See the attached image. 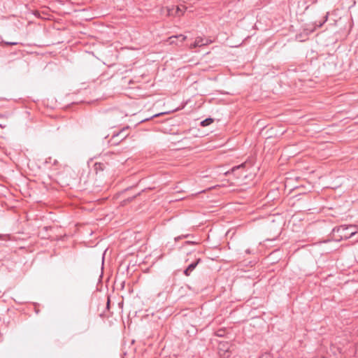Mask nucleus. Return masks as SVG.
<instances>
[{"instance_id": "nucleus-4", "label": "nucleus", "mask_w": 358, "mask_h": 358, "mask_svg": "<svg viewBox=\"0 0 358 358\" xmlns=\"http://www.w3.org/2000/svg\"><path fill=\"white\" fill-rule=\"evenodd\" d=\"M201 46H203V38L201 36H198L196 38L194 42L189 45V49L192 50Z\"/></svg>"}, {"instance_id": "nucleus-1", "label": "nucleus", "mask_w": 358, "mask_h": 358, "mask_svg": "<svg viewBox=\"0 0 358 358\" xmlns=\"http://www.w3.org/2000/svg\"><path fill=\"white\" fill-rule=\"evenodd\" d=\"M129 127H124L121 131H120L118 133L114 134L110 140L109 141V143L112 145H118L121 141H122L124 139H125L129 134L127 132Z\"/></svg>"}, {"instance_id": "nucleus-14", "label": "nucleus", "mask_w": 358, "mask_h": 358, "mask_svg": "<svg viewBox=\"0 0 358 358\" xmlns=\"http://www.w3.org/2000/svg\"><path fill=\"white\" fill-rule=\"evenodd\" d=\"M162 114H164V113H161L155 114V115H153V117H158V116H159V115H162Z\"/></svg>"}, {"instance_id": "nucleus-2", "label": "nucleus", "mask_w": 358, "mask_h": 358, "mask_svg": "<svg viewBox=\"0 0 358 358\" xmlns=\"http://www.w3.org/2000/svg\"><path fill=\"white\" fill-rule=\"evenodd\" d=\"M187 39V36L183 35V34H179V35H176V36H170L167 41L169 42V43L170 45H179V43L178 42V41H179L180 42L182 43L184 42L185 40Z\"/></svg>"}, {"instance_id": "nucleus-8", "label": "nucleus", "mask_w": 358, "mask_h": 358, "mask_svg": "<svg viewBox=\"0 0 358 358\" xmlns=\"http://www.w3.org/2000/svg\"><path fill=\"white\" fill-rule=\"evenodd\" d=\"M213 120L212 118H206V120L201 122V125L203 127H206L213 123Z\"/></svg>"}, {"instance_id": "nucleus-17", "label": "nucleus", "mask_w": 358, "mask_h": 358, "mask_svg": "<svg viewBox=\"0 0 358 358\" xmlns=\"http://www.w3.org/2000/svg\"><path fill=\"white\" fill-rule=\"evenodd\" d=\"M238 168H239V166L234 167V168L232 169V171H234L235 169H238Z\"/></svg>"}, {"instance_id": "nucleus-12", "label": "nucleus", "mask_w": 358, "mask_h": 358, "mask_svg": "<svg viewBox=\"0 0 358 358\" xmlns=\"http://www.w3.org/2000/svg\"><path fill=\"white\" fill-rule=\"evenodd\" d=\"M223 331L222 330H219L217 332V335L218 336H223Z\"/></svg>"}, {"instance_id": "nucleus-11", "label": "nucleus", "mask_w": 358, "mask_h": 358, "mask_svg": "<svg viewBox=\"0 0 358 358\" xmlns=\"http://www.w3.org/2000/svg\"><path fill=\"white\" fill-rule=\"evenodd\" d=\"M357 233V231H352L348 236H345V238H348L354 236Z\"/></svg>"}, {"instance_id": "nucleus-5", "label": "nucleus", "mask_w": 358, "mask_h": 358, "mask_svg": "<svg viewBox=\"0 0 358 358\" xmlns=\"http://www.w3.org/2000/svg\"><path fill=\"white\" fill-rule=\"evenodd\" d=\"M200 259H198L196 262H193L190 264L188 267L184 271V274L187 276H189L191 272L196 268Z\"/></svg>"}, {"instance_id": "nucleus-3", "label": "nucleus", "mask_w": 358, "mask_h": 358, "mask_svg": "<svg viewBox=\"0 0 358 358\" xmlns=\"http://www.w3.org/2000/svg\"><path fill=\"white\" fill-rule=\"evenodd\" d=\"M218 352L220 356H229V344L220 343L218 345Z\"/></svg>"}, {"instance_id": "nucleus-10", "label": "nucleus", "mask_w": 358, "mask_h": 358, "mask_svg": "<svg viewBox=\"0 0 358 358\" xmlns=\"http://www.w3.org/2000/svg\"><path fill=\"white\" fill-rule=\"evenodd\" d=\"M212 43V41L209 38H203V46L209 45Z\"/></svg>"}, {"instance_id": "nucleus-16", "label": "nucleus", "mask_w": 358, "mask_h": 358, "mask_svg": "<svg viewBox=\"0 0 358 358\" xmlns=\"http://www.w3.org/2000/svg\"><path fill=\"white\" fill-rule=\"evenodd\" d=\"M262 358H270V357L268 355H266Z\"/></svg>"}, {"instance_id": "nucleus-6", "label": "nucleus", "mask_w": 358, "mask_h": 358, "mask_svg": "<svg viewBox=\"0 0 358 358\" xmlns=\"http://www.w3.org/2000/svg\"><path fill=\"white\" fill-rule=\"evenodd\" d=\"M173 7L172 8H170V7H162L160 9V13L162 15L166 14V16L174 15L175 14H173Z\"/></svg>"}, {"instance_id": "nucleus-15", "label": "nucleus", "mask_w": 358, "mask_h": 358, "mask_svg": "<svg viewBox=\"0 0 358 358\" xmlns=\"http://www.w3.org/2000/svg\"><path fill=\"white\" fill-rule=\"evenodd\" d=\"M109 305H110V299H108V301H107V308L108 309L109 308Z\"/></svg>"}, {"instance_id": "nucleus-9", "label": "nucleus", "mask_w": 358, "mask_h": 358, "mask_svg": "<svg viewBox=\"0 0 358 358\" xmlns=\"http://www.w3.org/2000/svg\"><path fill=\"white\" fill-rule=\"evenodd\" d=\"M356 227H357L352 226V225H350V226L343 225V226L339 227V228L338 229V231H341V232H343L344 231L348 230L349 229L356 228Z\"/></svg>"}, {"instance_id": "nucleus-13", "label": "nucleus", "mask_w": 358, "mask_h": 358, "mask_svg": "<svg viewBox=\"0 0 358 358\" xmlns=\"http://www.w3.org/2000/svg\"><path fill=\"white\" fill-rule=\"evenodd\" d=\"M6 43L7 45H17V42H8H8H6Z\"/></svg>"}, {"instance_id": "nucleus-18", "label": "nucleus", "mask_w": 358, "mask_h": 358, "mask_svg": "<svg viewBox=\"0 0 358 358\" xmlns=\"http://www.w3.org/2000/svg\"><path fill=\"white\" fill-rule=\"evenodd\" d=\"M357 229H358V227H357Z\"/></svg>"}, {"instance_id": "nucleus-7", "label": "nucleus", "mask_w": 358, "mask_h": 358, "mask_svg": "<svg viewBox=\"0 0 358 358\" xmlns=\"http://www.w3.org/2000/svg\"><path fill=\"white\" fill-rule=\"evenodd\" d=\"M187 10V7L184 5H180L176 6L175 15H178L181 13V15H183L185 11Z\"/></svg>"}]
</instances>
